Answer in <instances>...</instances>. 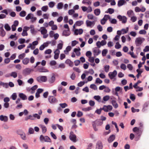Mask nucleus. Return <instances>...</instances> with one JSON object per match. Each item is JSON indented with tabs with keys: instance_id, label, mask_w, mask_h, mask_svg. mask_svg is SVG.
I'll return each instance as SVG.
<instances>
[{
	"instance_id": "nucleus-57",
	"label": "nucleus",
	"mask_w": 149,
	"mask_h": 149,
	"mask_svg": "<svg viewBox=\"0 0 149 149\" xmlns=\"http://www.w3.org/2000/svg\"><path fill=\"white\" fill-rule=\"evenodd\" d=\"M18 42L20 44H23L25 42V40L24 38H21L19 39Z\"/></svg>"
},
{
	"instance_id": "nucleus-58",
	"label": "nucleus",
	"mask_w": 149,
	"mask_h": 149,
	"mask_svg": "<svg viewBox=\"0 0 149 149\" xmlns=\"http://www.w3.org/2000/svg\"><path fill=\"white\" fill-rule=\"evenodd\" d=\"M26 54L25 53H23L19 55L18 56V58L20 59H23L25 56Z\"/></svg>"
},
{
	"instance_id": "nucleus-39",
	"label": "nucleus",
	"mask_w": 149,
	"mask_h": 149,
	"mask_svg": "<svg viewBox=\"0 0 149 149\" xmlns=\"http://www.w3.org/2000/svg\"><path fill=\"white\" fill-rule=\"evenodd\" d=\"M110 66L109 65H106L104 66V69L105 71L106 72H107L109 70Z\"/></svg>"
},
{
	"instance_id": "nucleus-3",
	"label": "nucleus",
	"mask_w": 149,
	"mask_h": 149,
	"mask_svg": "<svg viewBox=\"0 0 149 149\" xmlns=\"http://www.w3.org/2000/svg\"><path fill=\"white\" fill-rule=\"evenodd\" d=\"M49 102L52 104H54L58 102L57 100L54 96H49L48 98Z\"/></svg>"
},
{
	"instance_id": "nucleus-6",
	"label": "nucleus",
	"mask_w": 149,
	"mask_h": 149,
	"mask_svg": "<svg viewBox=\"0 0 149 149\" xmlns=\"http://www.w3.org/2000/svg\"><path fill=\"white\" fill-rule=\"evenodd\" d=\"M37 79V80L39 82L40 81L43 82H45L47 81V79L46 76H42L38 77Z\"/></svg>"
},
{
	"instance_id": "nucleus-1",
	"label": "nucleus",
	"mask_w": 149,
	"mask_h": 149,
	"mask_svg": "<svg viewBox=\"0 0 149 149\" xmlns=\"http://www.w3.org/2000/svg\"><path fill=\"white\" fill-rule=\"evenodd\" d=\"M117 74V71L116 70H114L112 72H109L108 74V76L111 79H113V81H115L116 80V79L115 77L116 76Z\"/></svg>"
},
{
	"instance_id": "nucleus-23",
	"label": "nucleus",
	"mask_w": 149,
	"mask_h": 149,
	"mask_svg": "<svg viewBox=\"0 0 149 149\" xmlns=\"http://www.w3.org/2000/svg\"><path fill=\"white\" fill-rule=\"evenodd\" d=\"M41 30H39V31H40L41 34L42 35L47 33V30L44 27H41L40 28Z\"/></svg>"
},
{
	"instance_id": "nucleus-29",
	"label": "nucleus",
	"mask_w": 149,
	"mask_h": 149,
	"mask_svg": "<svg viewBox=\"0 0 149 149\" xmlns=\"http://www.w3.org/2000/svg\"><path fill=\"white\" fill-rule=\"evenodd\" d=\"M114 12V9L112 8H109L107 10L105 11L106 13H109L110 14H111L113 13Z\"/></svg>"
},
{
	"instance_id": "nucleus-25",
	"label": "nucleus",
	"mask_w": 149,
	"mask_h": 149,
	"mask_svg": "<svg viewBox=\"0 0 149 149\" xmlns=\"http://www.w3.org/2000/svg\"><path fill=\"white\" fill-rule=\"evenodd\" d=\"M111 104L114 108L116 109L118 107V105L115 100H113L111 102Z\"/></svg>"
},
{
	"instance_id": "nucleus-51",
	"label": "nucleus",
	"mask_w": 149,
	"mask_h": 149,
	"mask_svg": "<svg viewBox=\"0 0 149 149\" xmlns=\"http://www.w3.org/2000/svg\"><path fill=\"white\" fill-rule=\"evenodd\" d=\"M115 47L116 49H119L121 48V45L119 44V42H116Z\"/></svg>"
},
{
	"instance_id": "nucleus-19",
	"label": "nucleus",
	"mask_w": 149,
	"mask_h": 149,
	"mask_svg": "<svg viewBox=\"0 0 149 149\" xmlns=\"http://www.w3.org/2000/svg\"><path fill=\"white\" fill-rule=\"evenodd\" d=\"M136 72L138 73V74L136 75V77L137 79L139 78L140 76L141 75V74L143 72V69H138L136 70Z\"/></svg>"
},
{
	"instance_id": "nucleus-41",
	"label": "nucleus",
	"mask_w": 149,
	"mask_h": 149,
	"mask_svg": "<svg viewBox=\"0 0 149 149\" xmlns=\"http://www.w3.org/2000/svg\"><path fill=\"white\" fill-rule=\"evenodd\" d=\"M45 139L44 140V141L45 142H51L52 141L47 136H45Z\"/></svg>"
},
{
	"instance_id": "nucleus-52",
	"label": "nucleus",
	"mask_w": 149,
	"mask_h": 149,
	"mask_svg": "<svg viewBox=\"0 0 149 149\" xmlns=\"http://www.w3.org/2000/svg\"><path fill=\"white\" fill-rule=\"evenodd\" d=\"M55 4V3L53 1H51L49 3L48 5L49 7L53 8Z\"/></svg>"
},
{
	"instance_id": "nucleus-64",
	"label": "nucleus",
	"mask_w": 149,
	"mask_h": 149,
	"mask_svg": "<svg viewBox=\"0 0 149 149\" xmlns=\"http://www.w3.org/2000/svg\"><path fill=\"white\" fill-rule=\"evenodd\" d=\"M109 99V95H106L103 98V100L104 101H107Z\"/></svg>"
},
{
	"instance_id": "nucleus-49",
	"label": "nucleus",
	"mask_w": 149,
	"mask_h": 149,
	"mask_svg": "<svg viewBox=\"0 0 149 149\" xmlns=\"http://www.w3.org/2000/svg\"><path fill=\"white\" fill-rule=\"evenodd\" d=\"M0 84L2 85L3 86H5L6 88H7L8 87L9 85L7 83H4L1 81Z\"/></svg>"
},
{
	"instance_id": "nucleus-59",
	"label": "nucleus",
	"mask_w": 149,
	"mask_h": 149,
	"mask_svg": "<svg viewBox=\"0 0 149 149\" xmlns=\"http://www.w3.org/2000/svg\"><path fill=\"white\" fill-rule=\"evenodd\" d=\"M120 68L124 70H125L126 69V65L123 63L121 64L120 66Z\"/></svg>"
},
{
	"instance_id": "nucleus-12",
	"label": "nucleus",
	"mask_w": 149,
	"mask_h": 149,
	"mask_svg": "<svg viewBox=\"0 0 149 149\" xmlns=\"http://www.w3.org/2000/svg\"><path fill=\"white\" fill-rule=\"evenodd\" d=\"M28 31V26H25L23 29L22 35L23 36H27L28 35L27 31Z\"/></svg>"
},
{
	"instance_id": "nucleus-5",
	"label": "nucleus",
	"mask_w": 149,
	"mask_h": 149,
	"mask_svg": "<svg viewBox=\"0 0 149 149\" xmlns=\"http://www.w3.org/2000/svg\"><path fill=\"white\" fill-rule=\"evenodd\" d=\"M92 50L94 57H95L96 56H98L101 53V51L97 47L93 48Z\"/></svg>"
},
{
	"instance_id": "nucleus-30",
	"label": "nucleus",
	"mask_w": 149,
	"mask_h": 149,
	"mask_svg": "<svg viewBox=\"0 0 149 149\" xmlns=\"http://www.w3.org/2000/svg\"><path fill=\"white\" fill-rule=\"evenodd\" d=\"M63 7V4L62 2H60L58 3L57 8L58 9H62Z\"/></svg>"
},
{
	"instance_id": "nucleus-53",
	"label": "nucleus",
	"mask_w": 149,
	"mask_h": 149,
	"mask_svg": "<svg viewBox=\"0 0 149 149\" xmlns=\"http://www.w3.org/2000/svg\"><path fill=\"white\" fill-rule=\"evenodd\" d=\"M22 63L24 65H27L28 63V58H24L22 61Z\"/></svg>"
},
{
	"instance_id": "nucleus-14",
	"label": "nucleus",
	"mask_w": 149,
	"mask_h": 149,
	"mask_svg": "<svg viewBox=\"0 0 149 149\" xmlns=\"http://www.w3.org/2000/svg\"><path fill=\"white\" fill-rule=\"evenodd\" d=\"M0 120L1 121H3L5 122H6L8 120V117L6 116L1 115L0 116Z\"/></svg>"
},
{
	"instance_id": "nucleus-36",
	"label": "nucleus",
	"mask_w": 149,
	"mask_h": 149,
	"mask_svg": "<svg viewBox=\"0 0 149 149\" xmlns=\"http://www.w3.org/2000/svg\"><path fill=\"white\" fill-rule=\"evenodd\" d=\"M104 107H106V109L108 110V111H111L113 109L112 106L110 105H108L107 106L104 105Z\"/></svg>"
},
{
	"instance_id": "nucleus-46",
	"label": "nucleus",
	"mask_w": 149,
	"mask_h": 149,
	"mask_svg": "<svg viewBox=\"0 0 149 149\" xmlns=\"http://www.w3.org/2000/svg\"><path fill=\"white\" fill-rule=\"evenodd\" d=\"M26 15V12L24 10H22L19 13V15L22 17H24Z\"/></svg>"
},
{
	"instance_id": "nucleus-15",
	"label": "nucleus",
	"mask_w": 149,
	"mask_h": 149,
	"mask_svg": "<svg viewBox=\"0 0 149 149\" xmlns=\"http://www.w3.org/2000/svg\"><path fill=\"white\" fill-rule=\"evenodd\" d=\"M56 80V75L54 73L52 74V76L51 78L49 79V82L50 83H54Z\"/></svg>"
},
{
	"instance_id": "nucleus-63",
	"label": "nucleus",
	"mask_w": 149,
	"mask_h": 149,
	"mask_svg": "<svg viewBox=\"0 0 149 149\" xmlns=\"http://www.w3.org/2000/svg\"><path fill=\"white\" fill-rule=\"evenodd\" d=\"M93 15L92 14H89L87 15V18L89 19H93Z\"/></svg>"
},
{
	"instance_id": "nucleus-2",
	"label": "nucleus",
	"mask_w": 149,
	"mask_h": 149,
	"mask_svg": "<svg viewBox=\"0 0 149 149\" xmlns=\"http://www.w3.org/2000/svg\"><path fill=\"white\" fill-rule=\"evenodd\" d=\"M144 40L145 39L143 38L140 37L137 38L135 41L136 46L137 47L140 46Z\"/></svg>"
},
{
	"instance_id": "nucleus-50",
	"label": "nucleus",
	"mask_w": 149,
	"mask_h": 149,
	"mask_svg": "<svg viewBox=\"0 0 149 149\" xmlns=\"http://www.w3.org/2000/svg\"><path fill=\"white\" fill-rule=\"evenodd\" d=\"M48 9V6H43L41 8V10L44 12H46Z\"/></svg>"
},
{
	"instance_id": "nucleus-21",
	"label": "nucleus",
	"mask_w": 149,
	"mask_h": 149,
	"mask_svg": "<svg viewBox=\"0 0 149 149\" xmlns=\"http://www.w3.org/2000/svg\"><path fill=\"white\" fill-rule=\"evenodd\" d=\"M115 139V136L114 134L111 135L108 139L109 143H111Z\"/></svg>"
},
{
	"instance_id": "nucleus-17",
	"label": "nucleus",
	"mask_w": 149,
	"mask_h": 149,
	"mask_svg": "<svg viewBox=\"0 0 149 149\" xmlns=\"http://www.w3.org/2000/svg\"><path fill=\"white\" fill-rule=\"evenodd\" d=\"M19 96L23 100H25L27 99V96L22 93H19Z\"/></svg>"
},
{
	"instance_id": "nucleus-54",
	"label": "nucleus",
	"mask_w": 149,
	"mask_h": 149,
	"mask_svg": "<svg viewBox=\"0 0 149 149\" xmlns=\"http://www.w3.org/2000/svg\"><path fill=\"white\" fill-rule=\"evenodd\" d=\"M11 97L13 100H15L17 97L16 93H13L11 95Z\"/></svg>"
},
{
	"instance_id": "nucleus-13",
	"label": "nucleus",
	"mask_w": 149,
	"mask_h": 149,
	"mask_svg": "<svg viewBox=\"0 0 149 149\" xmlns=\"http://www.w3.org/2000/svg\"><path fill=\"white\" fill-rule=\"evenodd\" d=\"M38 87L37 85H36L32 87L31 88L29 87V91L31 90V93H33L35 92V91L36 89Z\"/></svg>"
},
{
	"instance_id": "nucleus-9",
	"label": "nucleus",
	"mask_w": 149,
	"mask_h": 149,
	"mask_svg": "<svg viewBox=\"0 0 149 149\" xmlns=\"http://www.w3.org/2000/svg\"><path fill=\"white\" fill-rule=\"evenodd\" d=\"M70 34V30L65 29L63 31L62 36L67 37L69 36Z\"/></svg>"
},
{
	"instance_id": "nucleus-56",
	"label": "nucleus",
	"mask_w": 149,
	"mask_h": 149,
	"mask_svg": "<svg viewBox=\"0 0 149 149\" xmlns=\"http://www.w3.org/2000/svg\"><path fill=\"white\" fill-rule=\"evenodd\" d=\"M131 110L132 113H135L136 112H138L139 111V109H135L134 107L131 108Z\"/></svg>"
},
{
	"instance_id": "nucleus-44",
	"label": "nucleus",
	"mask_w": 149,
	"mask_h": 149,
	"mask_svg": "<svg viewBox=\"0 0 149 149\" xmlns=\"http://www.w3.org/2000/svg\"><path fill=\"white\" fill-rule=\"evenodd\" d=\"M130 98L133 101H134L136 98L134 95V94L131 93L130 94Z\"/></svg>"
},
{
	"instance_id": "nucleus-32",
	"label": "nucleus",
	"mask_w": 149,
	"mask_h": 149,
	"mask_svg": "<svg viewBox=\"0 0 149 149\" xmlns=\"http://www.w3.org/2000/svg\"><path fill=\"white\" fill-rule=\"evenodd\" d=\"M60 41L62 42V43H59L58 44L57 46V49H58V50L59 49H61L63 47V41L61 40Z\"/></svg>"
},
{
	"instance_id": "nucleus-27",
	"label": "nucleus",
	"mask_w": 149,
	"mask_h": 149,
	"mask_svg": "<svg viewBox=\"0 0 149 149\" xmlns=\"http://www.w3.org/2000/svg\"><path fill=\"white\" fill-rule=\"evenodd\" d=\"M38 71L39 72H49V70L47 69H46L43 67L39 68Z\"/></svg>"
},
{
	"instance_id": "nucleus-11",
	"label": "nucleus",
	"mask_w": 149,
	"mask_h": 149,
	"mask_svg": "<svg viewBox=\"0 0 149 149\" xmlns=\"http://www.w3.org/2000/svg\"><path fill=\"white\" fill-rule=\"evenodd\" d=\"M103 145L101 141L97 142L96 144V149H102Z\"/></svg>"
},
{
	"instance_id": "nucleus-8",
	"label": "nucleus",
	"mask_w": 149,
	"mask_h": 149,
	"mask_svg": "<svg viewBox=\"0 0 149 149\" xmlns=\"http://www.w3.org/2000/svg\"><path fill=\"white\" fill-rule=\"evenodd\" d=\"M38 44V42L37 40L33 42L32 44L29 43V48H31V49L33 50L35 48V46L37 45Z\"/></svg>"
},
{
	"instance_id": "nucleus-26",
	"label": "nucleus",
	"mask_w": 149,
	"mask_h": 149,
	"mask_svg": "<svg viewBox=\"0 0 149 149\" xmlns=\"http://www.w3.org/2000/svg\"><path fill=\"white\" fill-rule=\"evenodd\" d=\"M149 104V102L148 101L147 102H146L143 105V107L142 111L143 112H144L146 111V108L148 106V105Z\"/></svg>"
},
{
	"instance_id": "nucleus-42",
	"label": "nucleus",
	"mask_w": 149,
	"mask_h": 149,
	"mask_svg": "<svg viewBox=\"0 0 149 149\" xmlns=\"http://www.w3.org/2000/svg\"><path fill=\"white\" fill-rule=\"evenodd\" d=\"M56 51H58V53H54V58L55 59H57L59 57V54L60 53V51L58 49H56Z\"/></svg>"
},
{
	"instance_id": "nucleus-22",
	"label": "nucleus",
	"mask_w": 149,
	"mask_h": 149,
	"mask_svg": "<svg viewBox=\"0 0 149 149\" xmlns=\"http://www.w3.org/2000/svg\"><path fill=\"white\" fill-rule=\"evenodd\" d=\"M96 124L98 125H101L103 123V122L101 120V119L97 120H95L93 121L92 123H95Z\"/></svg>"
},
{
	"instance_id": "nucleus-37",
	"label": "nucleus",
	"mask_w": 149,
	"mask_h": 149,
	"mask_svg": "<svg viewBox=\"0 0 149 149\" xmlns=\"http://www.w3.org/2000/svg\"><path fill=\"white\" fill-rule=\"evenodd\" d=\"M23 74L25 76L28 75V68H26L23 71Z\"/></svg>"
},
{
	"instance_id": "nucleus-55",
	"label": "nucleus",
	"mask_w": 149,
	"mask_h": 149,
	"mask_svg": "<svg viewBox=\"0 0 149 149\" xmlns=\"http://www.w3.org/2000/svg\"><path fill=\"white\" fill-rule=\"evenodd\" d=\"M59 105L62 108H64L68 106L67 104L65 103H61L59 104Z\"/></svg>"
},
{
	"instance_id": "nucleus-43",
	"label": "nucleus",
	"mask_w": 149,
	"mask_h": 149,
	"mask_svg": "<svg viewBox=\"0 0 149 149\" xmlns=\"http://www.w3.org/2000/svg\"><path fill=\"white\" fill-rule=\"evenodd\" d=\"M92 109V107H88L86 108H84L82 109V110L85 111H88Z\"/></svg>"
},
{
	"instance_id": "nucleus-48",
	"label": "nucleus",
	"mask_w": 149,
	"mask_h": 149,
	"mask_svg": "<svg viewBox=\"0 0 149 149\" xmlns=\"http://www.w3.org/2000/svg\"><path fill=\"white\" fill-rule=\"evenodd\" d=\"M108 52L107 49H103L102 52V55L103 56H106V54Z\"/></svg>"
},
{
	"instance_id": "nucleus-18",
	"label": "nucleus",
	"mask_w": 149,
	"mask_h": 149,
	"mask_svg": "<svg viewBox=\"0 0 149 149\" xmlns=\"http://www.w3.org/2000/svg\"><path fill=\"white\" fill-rule=\"evenodd\" d=\"M80 50V48L79 47H78V48H75L74 49V52L75 53L77 56H80L81 54L80 52H79Z\"/></svg>"
},
{
	"instance_id": "nucleus-4",
	"label": "nucleus",
	"mask_w": 149,
	"mask_h": 149,
	"mask_svg": "<svg viewBox=\"0 0 149 149\" xmlns=\"http://www.w3.org/2000/svg\"><path fill=\"white\" fill-rule=\"evenodd\" d=\"M117 18L120 21H121L122 23L123 24H125L127 22V18L125 16H122L121 15H118L117 16Z\"/></svg>"
},
{
	"instance_id": "nucleus-62",
	"label": "nucleus",
	"mask_w": 149,
	"mask_h": 149,
	"mask_svg": "<svg viewBox=\"0 0 149 149\" xmlns=\"http://www.w3.org/2000/svg\"><path fill=\"white\" fill-rule=\"evenodd\" d=\"M94 98L96 100L99 101L101 99V97L99 95H95L94 96Z\"/></svg>"
},
{
	"instance_id": "nucleus-35",
	"label": "nucleus",
	"mask_w": 149,
	"mask_h": 149,
	"mask_svg": "<svg viewBox=\"0 0 149 149\" xmlns=\"http://www.w3.org/2000/svg\"><path fill=\"white\" fill-rule=\"evenodd\" d=\"M100 13V10L99 9H96L94 11V13L97 16L99 15Z\"/></svg>"
},
{
	"instance_id": "nucleus-34",
	"label": "nucleus",
	"mask_w": 149,
	"mask_h": 149,
	"mask_svg": "<svg viewBox=\"0 0 149 149\" xmlns=\"http://www.w3.org/2000/svg\"><path fill=\"white\" fill-rule=\"evenodd\" d=\"M84 24V22L83 21L79 20L76 22L75 24L77 26H80Z\"/></svg>"
},
{
	"instance_id": "nucleus-38",
	"label": "nucleus",
	"mask_w": 149,
	"mask_h": 149,
	"mask_svg": "<svg viewBox=\"0 0 149 149\" xmlns=\"http://www.w3.org/2000/svg\"><path fill=\"white\" fill-rule=\"evenodd\" d=\"M82 3L84 4L87 3L88 5H91V1L90 0H83Z\"/></svg>"
},
{
	"instance_id": "nucleus-24",
	"label": "nucleus",
	"mask_w": 149,
	"mask_h": 149,
	"mask_svg": "<svg viewBox=\"0 0 149 149\" xmlns=\"http://www.w3.org/2000/svg\"><path fill=\"white\" fill-rule=\"evenodd\" d=\"M125 3H126V1L125 0H119L118 1V7H120Z\"/></svg>"
},
{
	"instance_id": "nucleus-60",
	"label": "nucleus",
	"mask_w": 149,
	"mask_h": 149,
	"mask_svg": "<svg viewBox=\"0 0 149 149\" xmlns=\"http://www.w3.org/2000/svg\"><path fill=\"white\" fill-rule=\"evenodd\" d=\"M51 41H47L46 42L44 43L42 45H44V47H47L48 45L49 44L51 43Z\"/></svg>"
},
{
	"instance_id": "nucleus-20",
	"label": "nucleus",
	"mask_w": 149,
	"mask_h": 149,
	"mask_svg": "<svg viewBox=\"0 0 149 149\" xmlns=\"http://www.w3.org/2000/svg\"><path fill=\"white\" fill-rule=\"evenodd\" d=\"M103 18H104V22L103 23L101 22V24L102 25H104L108 19H109V20L111 17L109 15H104Z\"/></svg>"
},
{
	"instance_id": "nucleus-45",
	"label": "nucleus",
	"mask_w": 149,
	"mask_h": 149,
	"mask_svg": "<svg viewBox=\"0 0 149 149\" xmlns=\"http://www.w3.org/2000/svg\"><path fill=\"white\" fill-rule=\"evenodd\" d=\"M129 30V28L128 27H127L126 29H123L121 30V31L123 32L122 33V34H123L125 33H127L128 31Z\"/></svg>"
},
{
	"instance_id": "nucleus-16",
	"label": "nucleus",
	"mask_w": 149,
	"mask_h": 149,
	"mask_svg": "<svg viewBox=\"0 0 149 149\" xmlns=\"http://www.w3.org/2000/svg\"><path fill=\"white\" fill-rule=\"evenodd\" d=\"M65 63L68 65L70 67H72L74 65V63L73 62L71 61V60L69 59H67L65 61Z\"/></svg>"
},
{
	"instance_id": "nucleus-61",
	"label": "nucleus",
	"mask_w": 149,
	"mask_h": 149,
	"mask_svg": "<svg viewBox=\"0 0 149 149\" xmlns=\"http://www.w3.org/2000/svg\"><path fill=\"white\" fill-rule=\"evenodd\" d=\"M11 76L15 78L17 76V74L15 72H12L11 74Z\"/></svg>"
},
{
	"instance_id": "nucleus-10",
	"label": "nucleus",
	"mask_w": 149,
	"mask_h": 149,
	"mask_svg": "<svg viewBox=\"0 0 149 149\" xmlns=\"http://www.w3.org/2000/svg\"><path fill=\"white\" fill-rule=\"evenodd\" d=\"M43 91V90L42 88H38L36 93L35 97L36 98H38L40 97V93H42Z\"/></svg>"
},
{
	"instance_id": "nucleus-40",
	"label": "nucleus",
	"mask_w": 149,
	"mask_h": 149,
	"mask_svg": "<svg viewBox=\"0 0 149 149\" xmlns=\"http://www.w3.org/2000/svg\"><path fill=\"white\" fill-rule=\"evenodd\" d=\"M109 21L111 23L114 24H116L117 22V21L115 19H111V18H110V20Z\"/></svg>"
},
{
	"instance_id": "nucleus-31",
	"label": "nucleus",
	"mask_w": 149,
	"mask_h": 149,
	"mask_svg": "<svg viewBox=\"0 0 149 149\" xmlns=\"http://www.w3.org/2000/svg\"><path fill=\"white\" fill-rule=\"evenodd\" d=\"M3 26H0V31L2 34V35L3 36H5L6 34V33L4 30L3 29Z\"/></svg>"
},
{
	"instance_id": "nucleus-7",
	"label": "nucleus",
	"mask_w": 149,
	"mask_h": 149,
	"mask_svg": "<svg viewBox=\"0 0 149 149\" xmlns=\"http://www.w3.org/2000/svg\"><path fill=\"white\" fill-rule=\"evenodd\" d=\"M72 133H73V132H71L70 133V135L69 136V138L70 139L74 142H76L77 137L76 135L74 134H72Z\"/></svg>"
},
{
	"instance_id": "nucleus-47",
	"label": "nucleus",
	"mask_w": 149,
	"mask_h": 149,
	"mask_svg": "<svg viewBox=\"0 0 149 149\" xmlns=\"http://www.w3.org/2000/svg\"><path fill=\"white\" fill-rule=\"evenodd\" d=\"M90 88L95 90H97V86L95 85L94 84H91L90 86Z\"/></svg>"
},
{
	"instance_id": "nucleus-28",
	"label": "nucleus",
	"mask_w": 149,
	"mask_h": 149,
	"mask_svg": "<svg viewBox=\"0 0 149 149\" xmlns=\"http://www.w3.org/2000/svg\"><path fill=\"white\" fill-rule=\"evenodd\" d=\"M40 127L42 129L43 133H45L46 132L47 130V128L45 126L40 124Z\"/></svg>"
},
{
	"instance_id": "nucleus-33",
	"label": "nucleus",
	"mask_w": 149,
	"mask_h": 149,
	"mask_svg": "<svg viewBox=\"0 0 149 149\" xmlns=\"http://www.w3.org/2000/svg\"><path fill=\"white\" fill-rule=\"evenodd\" d=\"M4 27L6 30L7 31H10L11 30L10 27L7 23L5 24Z\"/></svg>"
}]
</instances>
